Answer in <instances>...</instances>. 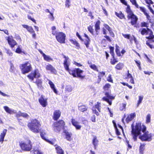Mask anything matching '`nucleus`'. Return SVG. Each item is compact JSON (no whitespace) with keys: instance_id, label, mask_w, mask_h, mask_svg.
<instances>
[{"instance_id":"nucleus-40","label":"nucleus","mask_w":154,"mask_h":154,"mask_svg":"<svg viewBox=\"0 0 154 154\" xmlns=\"http://www.w3.org/2000/svg\"><path fill=\"white\" fill-rule=\"evenodd\" d=\"M51 29L52 30V33L53 35H56V31H55L56 29V27L55 26H53L51 27Z\"/></svg>"},{"instance_id":"nucleus-53","label":"nucleus","mask_w":154,"mask_h":154,"mask_svg":"<svg viewBox=\"0 0 154 154\" xmlns=\"http://www.w3.org/2000/svg\"><path fill=\"white\" fill-rule=\"evenodd\" d=\"M139 8H140V10L144 13L145 15L146 14L145 13H147L146 12V9L144 8L140 7Z\"/></svg>"},{"instance_id":"nucleus-37","label":"nucleus","mask_w":154,"mask_h":154,"mask_svg":"<svg viewBox=\"0 0 154 154\" xmlns=\"http://www.w3.org/2000/svg\"><path fill=\"white\" fill-rule=\"evenodd\" d=\"M71 42L74 45L76 46V47H79V45L78 43L75 40H70Z\"/></svg>"},{"instance_id":"nucleus-15","label":"nucleus","mask_w":154,"mask_h":154,"mask_svg":"<svg viewBox=\"0 0 154 154\" xmlns=\"http://www.w3.org/2000/svg\"><path fill=\"white\" fill-rule=\"evenodd\" d=\"M53 145L55 147L56 152L57 154H64V151L60 146L55 144V142Z\"/></svg>"},{"instance_id":"nucleus-60","label":"nucleus","mask_w":154,"mask_h":154,"mask_svg":"<svg viewBox=\"0 0 154 154\" xmlns=\"http://www.w3.org/2000/svg\"><path fill=\"white\" fill-rule=\"evenodd\" d=\"M126 103H124L122 104V107H120V109L121 110H123L124 109H125L126 106Z\"/></svg>"},{"instance_id":"nucleus-10","label":"nucleus","mask_w":154,"mask_h":154,"mask_svg":"<svg viewBox=\"0 0 154 154\" xmlns=\"http://www.w3.org/2000/svg\"><path fill=\"white\" fill-rule=\"evenodd\" d=\"M101 103H100L97 102L95 106H93L92 108L93 112L97 116L99 115V112H100Z\"/></svg>"},{"instance_id":"nucleus-44","label":"nucleus","mask_w":154,"mask_h":154,"mask_svg":"<svg viewBox=\"0 0 154 154\" xmlns=\"http://www.w3.org/2000/svg\"><path fill=\"white\" fill-rule=\"evenodd\" d=\"M113 59H111L110 62L112 64L114 65L116 63L118 62V61L114 57H112Z\"/></svg>"},{"instance_id":"nucleus-42","label":"nucleus","mask_w":154,"mask_h":154,"mask_svg":"<svg viewBox=\"0 0 154 154\" xmlns=\"http://www.w3.org/2000/svg\"><path fill=\"white\" fill-rule=\"evenodd\" d=\"M130 0V2H131L132 4L133 5H134L137 8H139V5L137 3L136 0Z\"/></svg>"},{"instance_id":"nucleus-46","label":"nucleus","mask_w":154,"mask_h":154,"mask_svg":"<svg viewBox=\"0 0 154 154\" xmlns=\"http://www.w3.org/2000/svg\"><path fill=\"white\" fill-rule=\"evenodd\" d=\"M70 5V2L69 0H66L65 2V5L66 7L69 8Z\"/></svg>"},{"instance_id":"nucleus-17","label":"nucleus","mask_w":154,"mask_h":154,"mask_svg":"<svg viewBox=\"0 0 154 154\" xmlns=\"http://www.w3.org/2000/svg\"><path fill=\"white\" fill-rule=\"evenodd\" d=\"M46 69L47 70L50 71L52 73L56 74L57 73L56 70L50 64H48L46 65Z\"/></svg>"},{"instance_id":"nucleus-43","label":"nucleus","mask_w":154,"mask_h":154,"mask_svg":"<svg viewBox=\"0 0 154 154\" xmlns=\"http://www.w3.org/2000/svg\"><path fill=\"white\" fill-rule=\"evenodd\" d=\"M14 70V66L13 64L11 63H10V68L9 69V71L11 72H13Z\"/></svg>"},{"instance_id":"nucleus-62","label":"nucleus","mask_w":154,"mask_h":154,"mask_svg":"<svg viewBox=\"0 0 154 154\" xmlns=\"http://www.w3.org/2000/svg\"><path fill=\"white\" fill-rule=\"evenodd\" d=\"M22 112L20 111L18 113H16V117H19L20 116H21Z\"/></svg>"},{"instance_id":"nucleus-9","label":"nucleus","mask_w":154,"mask_h":154,"mask_svg":"<svg viewBox=\"0 0 154 154\" xmlns=\"http://www.w3.org/2000/svg\"><path fill=\"white\" fill-rule=\"evenodd\" d=\"M46 134V133L44 131H41L40 132L41 137L43 139L45 140L49 143L52 145H54V143L55 142L56 140L55 139H53L51 140H50L48 139H47L45 136Z\"/></svg>"},{"instance_id":"nucleus-1","label":"nucleus","mask_w":154,"mask_h":154,"mask_svg":"<svg viewBox=\"0 0 154 154\" xmlns=\"http://www.w3.org/2000/svg\"><path fill=\"white\" fill-rule=\"evenodd\" d=\"M146 127L141 122H136L134 126L131 125V134L134 141H137V137L139 135V138L143 141H151L154 134L146 131Z\"/></svg>"},{"instance_id":"nucleus-5","label":"nucleus","mask_w":154,"mask_h":154,"mask_svg":"<svg viewBox=\"0 0 154 154\" xmlns=\"http://www.w3.org/2000/svg\"><path fill=\"white\" fill-rule=\"evenodd\" d=\"M20 146L23 150L29 151L32 149L31 142L29 140L20 143Z\"/></svg>"},{"instance_id":"nucleus-13","label":"nucleus","mask_w":154,"mask_h":154,"mask_svg":"<svg viewBox=\"0 0 154 154\" xmlns=\"http://www.w3.org/2000/svg\"><path fill=\"white\" fill-rule=\"evenodd\" d=\"M139 31L140 32L141 34L142 35H146L148 34H149L150 35L152 33V31L148 28L146 29L143 28L142 29H140Z\"/></svg>"},{"instance_id":"nucleus-34","label":"nucleus","mask_w":154,"mask_h":154,"mask_svg":"<svg viewBox=\"0 0 154 154\" xmlns=\"http://www.w3.org/2000/svg\"><path fill=\"white\" fill-rule=\"evenodd\" d=\"M87 108H88L85 106H79V110L82 112L86 111L87 109Z\"/></svg>"},{"instance_id":"nucleus-61","label":"nucleus","mask_w":154,"mask_h":154,"mask_svg":"<svg viewBox=\"0 0 154 154\" xmlns=\"http://www.w3.org/2000/svg\"><path fill=\"white\" fill-rule=\"evenodd\" d=\"M110 49V53L112 56V57H114V49Z\"/></svg>"},{"instance_id":"nucleus-20","label":"nucleus","mask_w":154,"mask_h":154,"mask_svg":"<svg viewBox=\"0 0 154 154\" xmlns=\"http://www.w3.org/2000/svg\"><path fill=\"white\" fill-rule=\"evenodd\" d=\"M3 108L5 111L10 114H13L16 113L14 109H11L7 106H4Z\"/></svg>"},{"instance_id":"nucleus-35","label":"nucleus","mask_w":154,"mask_h":154,"mask_svg":"<svg viewBox=\"0 0 154 154\" xmlns=\"http://www.w3.org/2000/svg\"><path fill=\"white\" fill-rule=\"evenodd\" d=\"M42 81L40 79H37L36 83L38 86V87L39 88H41L42 87Z\"/></svg>"},{"instance_id":"nucleus-27","label":"nucleus","mask_w":154,"mask_h":154,"mask_svg":"<svg viewBox=\"0 0 154 154\" xmlns=\"http://www.w3.org/2000/svg\"><path fill=\"white\" fill-rule=\"evenodd\" d=\"M127 8L126 9V11L128 14V17L130 16H131L134 14L133 12L131 11L130 6L129 5H127Z\"/></svg>"},{"instance_id":"nucleus-57","label":"nucleus","mask_w":154,"mask_h":154,"mask_svg":"<svg viewBox=\"0 0 154 154\" xmlns=\"http://www.w3.org/2000/svg\"><path fill=\"white\" fill-rule=\"evenodd\" d=\"M116 51L117 55L119 56H120L121 54L119 49H116Z\"/></svg>"},{"instance_id":"nucleus-55","label":"nucleus","mask_w":154,"mask_h":154,"mask_svg":"<svg viewBox=\"0 0 154 154\" xmlns=\"http://www.w3.org/2000/svg\"><path fill=\"white\" fill-rule=\"evenodd\" d=\"M123 35V36L125 38H127L128 39H131L130 38V36H131L129 34H122Z\"/></svg>"},{"instance_id":"nucleus-48","label":"nucleus","mask_w":154,"mask_h":154,"mask_svg":"<svg viewBox=\"0 0 154 154\" xmlns=\"http://www.w3.org/2000/svg\"><path fill=\"white\" fill-rule=\"evenodd\" d=\"M88 29L92 35H93V29L92 27L90 25L88 27Z\"/></svg>"},{"instance_id":"nucleus-7","label":"nucleus","mask_w":154,"mask_h":154,"mask_svg":"<svg viewBox=\"0 0 154 154\" xmlns=\"http://www.w3.org/2000/svg\"><path fill=\"white\" fill-rule=\"evenodd\" d=\"M55 36L58 42L61 43H65L66 35L64 33L62 32H57Z\"/></svg>"},{"instance_id":"nucleus-52","label":"nucleus","mask_w":154,"mask_h":154,"mask_svg":"<svg viewBox=\"0 0 154 154\" xmlns=\"http://www.w3.org/2000/svg\"><path fill=\"white\" fill-rule=\"evenodd\" d=\"M107 80L110 82L112 83L113 82V80L112 79V78L111 77V75L110 74L109 75L107 79Z\"/></svg>"},{"instance_id":"nucleus-8","label":"nucleus","mask_w":154,"mask_h":154,"mask_svg":"<svg viewBox=\"0 0 154 154\" xmlns=\"http://www.w3.org/2000/svg\"><path fill=\"white\" fill-rule=\"evenodd\" d=\"M41 76V75L39 72V70L36 69L34 71L28 75V77L32 80H33L34 78H38Z\"/></svg>"},{"instance_id":"nucleus-19","label":"nucleus","mask_w":154,"mask_h":154,"mask_svg":"<svg viewBox=\"0 0 154 154\" xmlns=\"http://www.w3.org/2000/svg\"><path fill=\"white\" fill-rule=\"evenodd\" d=\"M136 116L135 113H132L128 115L126 119V122L127 123H128L129 122L131 121Z\"/></svg>"},{"instance_id":"nucleus-16","label":"nucleus","mask_w":154,"mask_h":154,"mask_svg":"<svg viewBox=\"0 0 154 154\" xmlns=\"http://www.w3.org/2000/svg\"><path fill=\"white\" fill-rule=\"evenodd\" d=\"M128 19H131V23L132 25H134L135 24L138 20L137 17L134 14H133L131 16H130L128 17Z\"/></svg>"},{"instance_id":"nucleus-29","label":"nucleus","mask_w":154,"mask_h":154,"mask_svg":"<svg viewBox=\"0 0 154 154\" xmlns=\"http://www.w3.org/2000/svg\"><path fill=\"white\" fill-rule=\"evenodd\" d=\"M40 53L43 55L44 59L48 61H49L51 60L50 57L46 55L41 50H39Z\"/></svg>"},{"instance_id":"nucleus-12","label":"nucleus","mask_w":154,"mask_h":154,"mask_svg":"<svg viewBox=\"0 0 154 154\" xmlns=\"http://www.w3.org/2000/svg\"><path fill=\"white\" fill-rule=\"evenodd\" d=\"M48 99L42 95L38 99V101L42 107H45L48 105Z\"/></svg>"},{"instance_id":"nucleus-54","label":"nucleus","mask_w":154,"mask_h":154,"mask_svg":"<svg viewBox=\"0 0 154 154\" xmlns=\"http://www.w3.org/2000/svg\"><path fill=\"white\" fill-rule=\"evenodd\" d=\"M27 30L29 32L31 33L34 32V30L31 26H29Z\"/></svg>"},{"instance_id":"nucleus-38","label":"nucleus","mask_w":154,"mask_h":154,"mask_svg":"<svg viewBox=\"0 0 154 154\" xmlns=\"http://www.w3.org/2000/svg\"><path fill=\"white\" fill-rule=\"evenodd\" d=\"M151 121V115L150 114L147 115L146 117V123H148L150 122Z\"/></svg>"},{"instance_id":"nucleus-30","label":"nucleus","mask_w":154,"mask_h":154,"mask_svg":"<svg viewBox=\"0 0 154 154\" xmlns=\"http://www.w3.org/2000/svg\"><path fill=\"white\" fill-rule=\"evenodd\" d=\"M145 144H141L139 148V152L140 154H143V151L145 149Z\"/></svg>"},{"instance_id":"nucleus-6","label":"nucleus","mask_w":154,"mask_h":154,"mask_svg":"<svg viewBox=\"0 0 154 154\" xmlns=\"http://www.w3.org/2000/svg\"><path fill=\"white\" fill-rule=\"evenodd\" d=\"M22 72L25 74L30 71L32 69V67L30 64L27 62L22 65L21 67Z\"/></svg>"},{"instance_id":"nucleus-32","label":"nucleus","mask_w":154,"mask_h":154,"mask_svg":"<svg viewBox=\"0 0 154 154\" xmlns=\"http://www.w3.org/2000/svg\"><path fill=\"white\" fill-rule=\"evenodd\" d=\"M90 67L95 71L98 72L99 71L97 66L94 64H91Z\"/></svg>"},{"instance_id":"nucleus-26","label":"nucleus","mask_w":154,"mask_h":154,"mask_svg":"<svg viewBox=\"0 0 154 154\" xmlns=\"http://www.w3.org/2000/svg\"><path fill=\"white\" fill-rule=\"evenodd\" d=\"M64 133H65L66 137L67 140L69 141H71L72 139L71 138L72 134L70 132H69L66 131H65Z\"/></svg>"},{"instance_id":"nucleus-22","label":"nucleus","mask_w":154,"mask_h":154,"mask_svg":"<svg viewBox=\"0 0 154 154\" xmlns=\"http://www.w3.org/2000/svg\"><path fill=\"white\" fill-rule=\"evenodd\" d=\"M61 113L59 110H57L55 111L54 113V119L57 120L60 116Z\"/></svg>"},{"instance_id":"nucleus-47","label":"nucleus","mask_w":154,"mask_h":154,"mask_svg":"<svg viewBox=\"0 0 154 154\" xmlns=\"http://www.w3.org/2000/svg\"><path fill=\"white\" fill-rule=\"evenodd\" d=\"M148 38L151 41L154 42V35H152V33L150 34L148 36Z\"/></svg>"},{"instance_id":"nucleus-21","label":"nucleus","mask_w":154,"mask_h":154,"mask_svg":"<svg viewBox=\"0 0 154 154\" xmlns=\"http://www.w3.org/2000/svg\"><path fill=\"white\" fill-rule=\"evenodd\" d=\"M7 131V130L5 129L1 134L0 135V142H2V143H3L4 141V138L6 135Z\"/></svg>"},{"instance_id":"nucleus-63","label":"nucleus","mask_w":154,"mask_h":154,"mask_svg":"<svg viewBox=\"0 0 154 154\" xmlns=\"http://www.w3.org/2000/svg\"><path fill=\"white\" fill-rule=\"evenodd\" d=\"M121 2L125 5H127V3L125 0H120Z\"/></svg>"},{"instance_id":"nucleus-45","label":"nucleus","mask_w":154,"mask_h":154,"mask_svg":"<svg viewBox=\"0 0 154 154\" xmlns=\"http://www.w3.org/2000/svg\"><path fill=\"white\" fill-rule=\"evenodd\" d=\"M66 90L69 92H71L72 91L73 88L71 86H67L66 87Z\"/></svg>"},{"instance_id":"nucleus-51","label":"nucleus","mask_w":154,"mask_h":154,"mask_svg":"<svg viewBox=\"0 0 154 154\" xmlns=\"http://www.w3.org/2000/svg\"><path fill=\"white\" fill-rule=\"evenodd\" d=\"M45 11L46 12L49 13L51 15V17H52V20H53L54 18L53 16V14L51 13V12H50V11L48 9H46L45 10Z\"/></svg>"},{"instance_id":"nucleus-23","label":"nucleus","mask_w":154,"mask_h":154,"mask_svg":"<svg viewBox=\"0 0 154 154\" xmlns=\"http://www.w3.org/2000/svg\"><path fill=\"white\" fill-rule=\"evenodd\" d=\"M48 84L50 85L51 88L53 90L55 94H57L58 92L57 89H56L55 85L50 80H48Z\"/></svg>"},{"instance_id":"nucleus-58","label":"nucleus","mask_w":154,"mask_h":154,"mask_svg":"<svg viewBox=\"0 0 154 154\" xmlns=\"http://www.w3.org/2000/svg\"><path fill=\"white\" fill-rule=\"evenodd\" d=\"M21 116L24 118H27L29 117V115L26 113H22Z\"/></svg>"},{"instance_id":"nucleus-39","label":"nucleus","mask_w":154,"mask_h":154,"mask_svg":"<svg viewBox=\"0 0 154 154\" xmlns=\"http://www.w3.org/2000/svg\"><path fill=\"white\" fill-rule=\"evenodd\" d=\"M41 150L35 149L34 150L33 154H43Z\"/></svg>"},{"instance_id":"nucleus-4","label":"nucleus","mask_w":154,"mask_h":154,"mask_svg":"<svg viewBox=\"0 0 154 154\" xmlns=\"http://www.w3.org/2000/svg\"><path fill=\"white\" fill-rule=\"evenodd\" d=\"M65 125V122L62 120L54 122L53 125V129L55 132H59Z\"/></svg>"},{"instance_id":"nucleus-11","label":"nucleus","mask_w":154,"mask_h":154,"mask_svg":"<svg viewBox=\"0 0 154 154\" xmlns=\"http://www.w3.org/2000/svg\"><path fill=\"white\" fill-rule=\"evenodd\" d=\"M105 96L103 97L102 98V99L103 100L105 101L108 103L109 105H111L112 104V102L111 101H110L109 100H113L114 99V97L111 96L109 93L108 92L105 93Z\"/></svg>"},{"instance_id":"nucleus-14","label":"nucleus","mask_w":154,"mask_h":154,"mask_svg":"<svg viewBox=\"0 0 154 154\" xmlns=\"http://www.w3.org/2000/svg\"><path fill=\"white\" fill-rule=\"evenodd\" d=\"M72 125L77 130L80 129L82 126L79 125V123L75 120L72 119L71 120Z\"/></svg>"},{"instance_id":"nucleus-25","label":"nucleus","mask_w":154,"mask_h":154,"mask_svg":"<svg viewBox=\"0 0 154 154\" xmlns=\"http://www.w3.org/2000/svg\"><path fill=\"white\" fill-rule=\"evenodd\" d=\"M100 20H98L96 23L95 25V30L96 32V34L98 35L99 33V30L100 29Z\"/></svg>"},{"instance_id":"nucleus-28","label":"nucleus","mask_w":154,"mask_h":154,"mask_svg":"<svg viewBox=\"0 0 154 154\" xmlns=\"http://www.w3.org/2000/svg\"><path fill=\"white\" fill-rule=\"evenodd\" d=\"M99 141L97 139L96 136H94L92 140V143L94 146L95 149H96V147L97 146Z\"/></svg>"},{"instance_id":"nucleus-33","label":"nucleus","mask_w":154,"mask_h":154,"mask_svg":"<svg viewBox=\"0 0 154 154\" xmlns=\"http://www.w3.org/2000/svg\"><path fill=\"white\" fill-rule=\"evenodd\" d=\"M139 99L137 103V106L138 107L139 105L142 103V101L143 99V96L142 95L139 96H138Z\"/></svg>"},{"instance_id":"nucleus-50","label":"nucleus","mask_w":154,"mask_h":154,"mask_svg":"<svg viewBox=\"0 0 154 154\" xmlns=\"http://www.w3.org/2000/svg\"><path fill=\"white\" fill-rule=\"evenodd\" d=\"M135 63H136L137 66L138 67L139 69H141V67L140 66V62L139 61H137L136 60H134Z\"/></svg>"},{"instance_id":"nucleus-3","label":"nucleus","mask_w":154,"mask_h":154,"mask_svg":"<svg viewBox=\"0 0 154 154\" xmlns=\"http://www.w3.org/2000/svg\"><path fill=\"white\" fill-rule=\"evenodd\" d=\"M28 126L30 130L35 133H38L41 130V125L39 122L36 119L32 120L28 124Z\"/></svg>"},{"instance_id":"nucleus-49","label":"nucleus","mask_w":154,"mask_h":154,"mask_svg":"<svg viewBox=\"0 0 154 154\" xmlns=\"http://www.w3.org/2000/svg\"><path fill=\"white\" fill-rule=\"evenodd\" d=\"M111 85L109 84H106L104 86L103 88L104 90H106L110 87Z\"/></svg>"},{"instance_id":"nucleus-2","label":"nucleus","mask_w":154,"mask_h":154,"mask_svg":"<svg viewBox=\"0 0 154 154\" xmlns=\"http://www.w3.org/2000/svg\"><path fill=\"white\" fill-rule=\"evenodd\" d=\"M63 57L65 58L64 61L63 65L65 69L69 73L72 75L74 77H77L80 78H84L85 76H82L81 74L83 72V71L79 68L74 69H69V66L70 64L69 61V59L67 56L63 55Z\"/></svg>"},{"instance_id":"nucleus-41","label":"nucleus","mask_w":154,"mask_h":154,"mask_svg":"<svg viewBox=\"0 0 154 154\" xmlns=\"http://www.w3.org/2000/svg\"><path fill=\"white\" fill-rule=\"evenodd\" d=\"M14 51H15L16 52L18 53L21 54H25L24 51H22L21 49H15V50H14Z\"/></svg>"},{"instance_id":"nucleus-56","label":"nucleus","mask_w":154,"mask_h":154,"mask_svg":"<svg viewBox=\"0 0 154 154\" xmlns=\"http://www.w3.org/2000/svg\"><path fill=\"white\" fill-rule=\"evenodd\" d=\"M104 26L108 30V31L109 32L110 30H111V28L109 27V26L106 24H104Z\"/></svg>"},{"instance_id":"nucleus-59","label":"nucleus","mask_w":154,"mask_h":154,"mask_svg":"<svg viewBox=\"0 0 154 154\" xmlns=\"http://www.w3.org/2000/svg\"><path fill=\"white\" fill-rule=\"evenodd\" d=\"M0 94L4 97H9V95L2 92L0 90Z\"/></svg>"},{"instance_id":"nucleus-18","label":"nucleus","mask_w":154,"mask_h":154,"mask_svg":"<svg viewBox=\"0 0 154 154\" xmlns=\"http://www.w3.org/2000/svg\"><path fill=\"white\" fill-rule=\"evenodd\" d=\"M8 42L11 48H13L15 45H17L16 42L12 38L8 37L7 39Z\"/></svg>"},{"instance_id":"nucleus-24","label":"nucleus","mask_w":154,"mask_h":154,"mask_svg":"<svg viewBox=\"0 0 154 154\" xmlns=\"http://www.w3.org/2000/svg\"><path fill=\"white\" fill-rule=\"evenodd\" d=\"M84 36L86 38V39L84 42V44L86 45V47L87 48H88V45L90 44V40L89 37L87 34H84Z\"/></svg>"},{"instance_id":"nucleus-36","label":"nucleus","mask_w":154,"mask_h":154,"mask_svg":"<svg viewBox=\"0 0 154 154\" xmlns=\"http://www.w3.org/2000/svg\"><path fill=\"white\" fill-rule=\"evenodd\" d=\"M123 66V64L121 63H119L116 66V68L118 70H120L122 69Z\"/></svg>"},{"instance_id":"nucleus-64","label":"nucleus","mask_w":154,"mask_h":154,"mask_svg":"<svg viewBox=\"0 0 154 154\" xmlns=\"http://www.w3.org/2000/svg\"><path fill=\"white\" fill-rule=\"evenodd\" d=\"M146 3L148 4H153V2L151 0H146Z\"/></svg>"},{"instance_id":"nucleus-31","label":"nucleus","mask_w":154,"mask_h":154,"mask_svg":"<svg viewBox=\"0 0 154 154\" xmlns=\"http://www.w3.org/2000/svg\"><path fill=\"white\" fill-rule=\"evenodd\" d=\"M115 14L118 17H119L121 19H122L125 18V16L124 14L120 12L119 13H118L117 12H115Z\"/></svg>"}]
</instances>
